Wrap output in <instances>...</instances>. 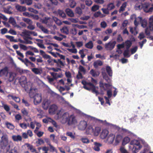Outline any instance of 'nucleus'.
I'll return each mask as SVG.
<instances>
[{"instance_id": "c756f323", "label": "nucleus", "mask_w": 153, "mask_h": 153, "mask_svg": "<svg viewBox=\"0 0 153 153\" xmlns=\"http://www.w3.org/2000/svg\"><path fill=\"white\" fill-rule=\"evenodd\" d=\"M25 145L28 148V149H29L32 152H36V149L33 148L32 145L28 143H26L25 144Z\"/></svg>"}, {"instance_id": "4be33fe9", "label": "nucleus", "mask_w": 153, "mask_h": 153, "mask_svg": "<svg viewBox=\"0 0 153 153\" xmlns=\"http://www.w3.org/2000/svg\"><path fill=\"white\" fill-rule=\"evenodd\" d=\"M115 137V135L113 134H111L108 136L107 141L110 143H112L113 142Z\"/></svg>"}, {"instance_id": "3c124183", "label": "nucleus", "mask_w": 153, "mask_h": 153, "mask_svg": "<svg viewBox=\"0 0 153 153\" xmlns=\"http://www.w3.org/2000/svg\"><path fill=\"white\" fill-rule=\"evenodd\" d=\"M6 124L7 128L10 129H13L14 128V126L11 123H7Z\"/></svg>"}, {"instance_id": "e433bc0d", "label": "nucleus", "mask_w": 153, "mask_h": 153, "mask_svg": "<svg viewBox=\"0 0 153 153\" xmlns=\"http://www.w3.org/2000/svg\"><path fill=\"white\" fill-rule=\"evenodd\" d=\"M94 128L91 125L88 126L87 129V132L88 134H90L94 132Z\"/></svg>"}, {"instance_id": "39448f33", "label": "nucleus", "mask_w": 153, "mask_h": 153, "mask_svg": "<svg viewBox=\"0 0 153 153\" xmlns=\"http://www.w3.org/2000/svg\"><path fill=\"white\" fill-rule=\"evenodd\" d=\"M34 92L32 94L33 96L32 97L34 98V102L35 105L40 103L42 100V95L40 94H37L34 95Z\"/></svg>"}, {"instance_id": "2eb2a0df", "label": "nucleus", "mask_w": 153, "mask_h": 153, "mask_svg": "<svg viewBox=\"0 0 153 153\" xmlns=\"http://www.w3.org/2000/svg\"><path fill=\"white\" fill-rule=\"evenodd\" d=\"M8 73V68L6 67L0 70V76H6Z\"/></svg>"}, {"instance_id": "dca6fc26", "label": "nucleus", "mask_w": 153, "mask_h": 153, "mask_svg": "<svg viewBox=\"0 0 153 153\" xmlns=\"http://www.w3.org/2000/svg\"><path fill=\"white\" fill-rule=\"evenodd\" d=\"M57 109V106L55 105H52L51 106L49 110L50 114H53L55 113V111Z\"/></svg>"}, {"instance_id": "20e7f679", "label": "nucleus", "mask_w": 153, "mask_h": 153, "mask_svg": "<svg viewBox=\"0 0 153 153\" xmlns=\"http://www.w3.org/2000/svg\"><path fill=\"white\" fill-rule=\"evenodd\" d=\"M2 136L0 140V144L2 146H6L8 144V141L7 135L4 133H2Z\"/></svg>"}, {"instance_id": "473e14b6", "label": "nucleus", "mask_w": 153, "mask_h": 153, "mask_svg": "<svg viewBox=\"0 0 153 153\" xmlns=\"http://www.w3.org/2000/svg\"><path fill=\"white\" fill-rule=\"evenodd\" d=\"M94 144L95 145L94 147V149L97 151H99L100 150L99 147L100 146H101V145L100 143L96 142H95Z\"/></svg>"}, {"instance_id": "f3484780", "label": "nucleus", "mask_w": 153, "mask_h": 153, "mask_svg": "<svg viewBox=\"0 0 153 153\" xmlns=\"http://www.w3.org/2000/svg\"><path fill=\"white\" fill-rule=\"evenodd\" d=\"M50 104L49 100H45L42 102V107L44 109L46 110L48 109Z\"/></svg>"}, {"instance_id": "79ce46f5", "label": "nucleus", "mask_w": 153, "mask_h": 153, "mask_svg": "<svg viewBox=\"0 0 153 153\" xmlns=\"http://www.w3.org/2000/svg\"><path fill=\"white\" fill-rule=\"evenodd\" d=\"M22 19L24 21L26 22L29 25L32 24H33L32 21L29 19L23 17L22 18Z\"/></svg>"}, {"instance_id": "a19ab883", "label": "nucleus", "mask_w": 153, "mask_h": 153, "mask_svg": "<svg viewBox=\"0 0 153 153\" xmlns=\"http://www.w3.org/2000/svg\"><path fill=\"white\" fill-rule=\"evenodd\" d=\"M106 70L108 75L110 76H112V72L111 67L109 66H107L106 68Z\"/></svg>"}, {"instance_id": "338daca9", "label": "nucleus", "mask_w": 153, "mask_h": 153, "mask_svg": "<svg viewBox=\"0 0 153 153\" xmlns=\"http://www.w3.org/2000/svg\"><path fill=\"white\" fill-rule=\"evenodd\" d=\"M100 25L101 27L105 28L107 26V25L105 22L103 21L101 23Z\"/></svg>"}, {"instance_id": "774afa93", "label": "nucleus", "mask_w": 153, "mask_h": 153, "mask_svg": "<svg viewBox=\"0 0 153 153\" xmlns=\"http://www.w3.org/2000/svg\"><path fill=\"white\" fill-rule=\"evenodd\" d=\"M10 153H18L17 148L16 147H14L13 149L10 151Z\"/></svg>"}, {"instance_id": "5701e85b", "label": "nucleus", "mask_w": 153, "mask_h": 153, "mask_svg": "<svg viewBox=\"0 0 153 153\" xmlns=\"http://www.w3.org/2000/svg\"><path fill=\"white\" fill-rule=\"evenodd\" d=\"M142 20V18L141 17H137L135 19L134 22V24L136 26L134 28L135 29H136L138 25L139 24V22H141Z\"/></svg>"}, {"instance_id": "2f4dec72", "label": "nucleus", "mask_w": 153, "mask_h": 153, "mask_svg": "<svg viewBox=\"0 0 153 153\" xmlns=\"http://www.w3.org/2000/svg\"><path fill=\"white\" fill-rule=\"evenodd\" d=\"M75 11V13L78 14L79 15V16H81L82 13V9L79 7H76Z\"/></svg>"}, {"instance_id": "c85d7f7f", "label": "nucleus", "mask_w": 153, "mask_h": 153, "mask_svg": "<svg viewBox=\"0 0 153 153\" xmlns=\"http://www.w3.org/2000/svg\"><path fill=\"white\" fill-rule=\"evenodd\" d=\"M9 98H11L12 99L14 100L15 102H19L20 101V100L19 97L16 96H14L12 95H9L8 96ZM10 99V98H9Z\"/></svg>"}, {"instance_id": "58836bf2", "label": "nucleus", "mask_w": 153, "mask_h": 153, "mask_svg": "<svg viewBox=\"0 0 153 153\" xmlns=\"http://www.w3.org/2000/svg\"><path fill=\"white\" fill-rule=\"evenodd\" d=\"M47 79L48 80V82L51 84L53 85V81L55 80L53 78L49 76H47L46 77Z\"/></svg>"}, {"instance_id": "69168bd1", "label": "nucleus", "mask_w": 153, "mask_h": 153, "mask_svg": "<svg viewBox=\"0 0 153 153\" xmlns=\"http://www.w3.org/2000/svg\"><path fill=\"white\" fill-rule=\"evenodd\" d=\"M22 112L23 115L25 116H28V112L26 109H22L21 111Z\"/></svg>"}, {"instance_id": "1a4fd4ad", "label": "nucleus", "mask_w": 153, "mask_h": 153, "mask_svg": "<svg viewBox=\"0 0 153 153\" xmlns=\"http://www.w3.org/2000/svg\"><path fill=\"white\" fill-rule=\"evenodd\" d=\"M99 85L101 91L103 92L108 89L111 85L110 84L103 83L102 82H100L99 83Z\"/></svg>"}, {"instance_id": "e2e57ef3", "label": "nucleus", "mask_w": 153, "mask_h": 153, "mask_svg": "<svg viewBox=\"0 0 153 153\" xmlns=\"http://www.w3.org/2000/svg\"><path fill=\"white\" fill-rule=\"evenodd\" d=\"M69 20L71 22L74 23H78L79 22V19L77 18H70Z\"/></svg>"}, {"instance_id": "423d86ee", "label": "nucleus", "mask_w": 153, "mask_h": 153, "mask_svg": "<svg viewBox=\"0 0 153 153\" xmlns=\"http://www.w3.org/2000/svg\"><path fill=\"white\" fill-rule=\"evenodd\" d=\"M18 58L24 63L27 67H35V65L29 61L27 58L22 59L20 57H18Z\"/></svg>"}, {"instance_id": "9d476101", "label": "nucleus", "mask_w": 153, "mask_h": 153, "mask_svg": "<svg viewBox=\"0 0 153 153\" xmlns=\"http://www.w3.org/2000/svg\"><path fill=\"white\" fill-rule=\"evenodd\" d=\"M87 126V123L84 121H81L78 126V128L81 130H84Z\"/></svg>"}, {"instance_id": "f03ea898", "label": "nucleus", "mask_w": 153, "mask_h": 153, "mask_svg": "<svg viewBox=\"0 0 153 153\" xmlns=\"http://www.w3.org/2000/svg\"><path fill=\"white\" fill-rule=\"evenodd\" d=\"M63 109L58 110L57 113L58 118H61L64 122H66L69 120L70 116L68 112L63 113Z\"/></svg>"}, {"instance_id": "ea45409f", "label": "nucleus", "mask_w": 153, "mask_h": 153, "mask_svg": "<svg viewBox=\"0 0 153 153\" xmlns=\"http://www.w3.org/2000/svg\"><path fill=\"white\" fill-rule=\"evenodd\" d=\"M71 153H84V152L80 149L75 148L73 150V152Z\"/></svg>"}, {"instance_id": "393cba45", "label": "nucleus", "mask_w": 153, "mask_h": 153, "mask_svg": "<svg viewBox=\"0 0 153 153\" xmlns=\"http://www.w3.org/2000/svg\"><path fill=\"white\" fill-rule=\"evenodd\" d=\"M90 73L93 77H97L100 74L99 72L97 71H96L93 69H91L90 71Z\"/></svg>"}, {"instance_id": "bf43d9fd", "label": "nucleus", "mask_w": 153, "mask_h": 153, "mask_svg": "<svg viewBox=\"0 0 153 153\" xmlns=\"http://www.w3.org/2000/svg\"><path fill=\"white\" fill-rule=\"evenodd\" d=\"M99 7L97 5H94L91 7V10L93 11H95L99 9Z\"/></svg>"}, {"instance_id": "f257e3e1", "label": "nucleus", "mask_w": 153, "mask_h": 153, "mask_svg": "<svg viewBox=\"0 0 153 153\" xmlns=\"http://www.w3.org/2000/svg\"><path fill=\"white\" fill-rule=\"evenodd\" d=\"M91 82L92 83L87 82L85 80H82V83L83 85V87L84 88L89 91H91L93 93L95 94L96 96H97L100 94V93L97 90L98 88V87L95 86L97 82L93 78H91Z\"/></svg>"}, {"instance_id": "5fc2aeb1", "label": "nucleus", "mask_w": 153, "mask_h": 153, "mask_svg": "<svg viewBox=\"0 0 153 153\" xmlns=\"http://www.w3.org/2000/svg\"><path fill=\"white\" fill-rule=\"evenodd\" d=\"M131 45V43L130 41H127L125 42V45L126 46V48L128 49Z\"/></svg>"}, {"instance_id": "b1692460", "label": "nucleus", "mask_w": 153, "mask_h": 153, "mask_svg": "<svg viewBox=\"0 0 153 153\" xmlns=\"http://www.w3.org/2000/svg\"><path fill=\"white\" fill-rule=\"evenodd\" d=\"M61 32L66 34H68L69 33V30L68 27L65 26L60 29Z\"/></svg>"}, {"instance_id": "7ed1b4c3", "label": "nucleus", "mask_w": 153, "mask_h": 153, "mask_svg": "<svg viewBox=\"0 0 153 153\" xmlns=\"http://www.w3.org/2000/svg\"><path fill=\"white\" fill-rule=\"evenodd\" d=\"M25 88V89H30L29 95L30 98H32L33 96L32 94L34 92H35L36 89L33 87V84L30 82H28L26 84V86Z\"/></svg>"}, {"instance_id": "c03bdc74", "label": "nucleus", "mask_w": 153, "mask_h": 153, "mask_svg": "<svg viewBox=\"0 0 153 153\" xmlns=\"http://www.w3.org/2000/svg\"><path fill=\"white\" fill-rule=\"evenodd\" d=\"M86 71V70L84 67L81 65L79 66L78 71L81 73L82 72L84 74H85V73Z\"/></svg>"}, {"instance_id": "603ef678", "label": "nucleus", "mask_w": 153, "mask_h": 153, "mask_svg": "<svg viewBox=\"0 0 153 153\" xmlns=\"http://www.w3.org/2000/svg\"><path fill=\"white\" fill-rule=\"evenodd\" d=\"M9 22L13 25H16V22L14 19L12 17H10L9 20Z\"/></svg>"}, {"instance_id": "6ab92c4d", "label": "nucleus", "mask_w": 153, "mask_h": 153, "mask_svg": "<svg viewBox=\"0 0 153 153\" xmlns=\"http://www.w3.org/2000/svg\"><path fill=\"white\" fill-rule=\"evenodd\" d=\"M65 12L68 16L70 17H74V14L73 11L69 8H67L65 9Z\"/></svg>"}, {"instance_id": "4c0bfd02", "label": "nucleus", "mask_w": 153, "mask_h": 153, "mask_svg": "<svg viewBox=\"0 0 153 153\" xmlns=\"http://www.w3.org/2000/svg\"><path fill=\"white\" fill-rule=\"evenodd\" d=\"M85 47L90 49H92L93 47V44L91 41H90L85 44Z\"/></svg>"}, {"instance_id": "4d7b16f0", "label": "nucleus", "mask_w": 153, "mask_h": 153, "mask_svg": "<svg viewBox=\"0 0 153 153\" xmlns=\"http://www.w3.org/2000/svg\"><path fill=\"white\" fill-rule=\"evenodd\" d=\"M129 51L128 49H126V50H125L123 53V55L124 56L127 57H130V55L129 54Z\"/></svg>"}, {"instance_id": "13d9d810", "label": "nucleus", "mask_w": 153, "mask_h": 153, "mask_svg": "<svg viewBox=\"0 0 153 153\" xmlns=\"http://www.w3.org/2000/svg\"><path fill=\"white\" fill-rule=\"evenodd\" d=\"M20 48L23 50L26 51L27 50V46L21 44H19Z\"/></svg>"}, {"instance_id": "cd10ccee", "label": "nucleus", "mask_w": 153, "mask_h": 153, "mask_svg": "<svg viewBox=\"0 0 153 153\" xmlns=\"http://www.w3.org/2000/svg\"><path fill=\"white\" fill-rule=\"evenodd\" d=\"M143 5L141 3L137 2L134 6V8L136 10H140L143 8Z\"/></svg>"}, {"instance_id": "864d4df0", "label": "nucleus", "mask_w": 153, "mask_h": 153, "mask_svg": "<svg viewBox=\"0 0 153 153\" xmlns=\"http://www.w3.org/2000/svg\"><path fill=\"white\" fill-rule=\"evenodd\" d=\"M130 141V138L128 137H126L124 138L123 141V143L124 144H126L129 142Z\"/></svg>"}, {"instance_id": "a18cd8bd", "label": "nucleus", "mask_w": 153, "mask_h": 153, "mask_svg": "<svg viewBox=\"0 0 153 153\" xmlns=\"http://www.w3.org/2000/svg\"><path fill=\"white\" fill-rule=\"evenodd\" d=\"M141 23V26L145 28L146 27L147 25V21L146 19H142Z\"/></svg>"}, {"instance_id": "a211bd4d", "label": "nucleus", "mask_w": 153, "mask_h": 153, "mask_svg": "<svg viewBox=\"0 0 153 153\" xmlns=\"http://www.w3.org/2000/svg\"><path fill=\"white\" fill-rule=\"evenodd\" d=\"M12 138L14 141H21L22 140V137L19 135H13L12 137Z\"/></svg>"}, {"instance_id": "f704fd0d", "label": "nucleus", "mask_w": 153, "mask_h": 153, "mask_svg": "<svg viewBox=\"0 0 153 153\" xmlns=\"http://www.w3.org/2000/svg\"><path fill=\"white\" fill-rule=\"evenodd\" d=\"M127 6V2H125L122 5L119 10V12L121 13L123 11L125 10V8Z\"/></svg>"}, {"instance_id": "8fccbe9b", "label": "nucleus", "mask_w": 153, "mask_h": 153, "mask_svg": "<svg viewBox=\"0 0 153 153\" xmlns=\"http://www.w3.org/2000/svg\"><path fill=\"white\" fill-rule=\"evenodd\" d=\"M80 140L83 143H88L89 142L88 139L85 137H82L80 139Z\"/></svg>"}, {"instance_id": "9b49d317", "label": "nucleus", "mask_w": 153, "mask_h": 153, "mask_svg": "<svg viewBox=\"0 0 153 153\" xmlns=\"http://www.w3.org/2000/svg\"><path fill=\"white\" fill-rule=\"evenodd\" d=\"M16 76L15 73L10 72L8 73L6 76L10 82H11L13 81Z\"/></svg>"}, {"instance_id": "6e6552de", "label": "nucleus", "mask_w": 153, "mask_h": 153, "mask_svg": "<svg viewBox=\"0 0 153 153\" xmlns=\"http://www.w3.org/2000/svg\"><path fill=\"white\" fill-rule=\"evenodd\" d=\"M116 43V42L115 41H110L105 44V48L107 50L111 51L114 48Z\"/></svg>"}, {"instance_id": "ddd939ff", "label": "nucleus", "mask_w": 153, "mask_h": 153, "mask_svg": "<svg viewBox=\"0 0 153 153\" xmlns=\"http://www.w3.org/2000/svg\"><path fill=\"white\" fill-rule=\"evenodd\" d=\"M71 47H72V48H67V50L69 52L74 53H76L77 52V51L76 49L75 48V46L73 44L72 42H71Z\"/></svg>"}, {"instance_id": "c9c22d12", "label": "nucleus", "mask_w": 153, "mask_h": 153, "mask_svg": "<svg viewBox=\"0 0 153 153\" xmlns=\"http://www.w3.org/2000/svg\"><path fill=\"white\" fill-rule=\"evenodd\" d=\"M32 71L36 74H40L41 73V71L38 68H33L32 69Z\"/></svg>"}, {"instance_id": "72a5a7b5", "label": "nucleus", "mask_w": 153, "mask_h": 153, "mask_svg": "<svg viewBox=\"0 0 153 153\" xmlns=\"http://www.w3.org/2000/svg\"><path fill=\"white\" fill-rule=\"evenodd\" d=\"M5 37L7 39H9L11 42H17L18 41L16 39H14V37L13 36L9 35H6Z\"/></svg>"}, {"instance_id": "bb28decb", "label": "nucleus", "mask_w": 153, "mask_h": 153, "mask_svg": "<svg viewBox=\"0 0 153 153\" xmlns=\"http://www.w3.org/2000/svg\"><path fill=\"white\" fill-rule=\"evenodd\" d=\"M102 74L103 79H104L108 83L110 84L109 83L111 82V80L109 78L107 74L105 73L104 72H102Z\"/></svg>"}, {"instance_id": "0e129e2a", "label": "nucleus", "mask_w": 153, "mask_h": 153, "mask_svg": "<svg viewBox=\"0 0 153 153\" xmlns=\"http://www.w3.org/2000/svg\"><path fill=\"white\" fill-rule=\"evenodd\" d=\"M61 75H60L57 73H55V74H54L52 77L53 78L55 79H56L58 78H61Z\"/></svg>"}, {"instance_id": "f8f14e48", "label": "nucleus", "mask_w": 153, "mask_h": 153, "mask_svg": "<svg viewBox=\"0 0 153 153\" xmlns=\"http://www.w3.org/2000/svg\"><path fill=\"white\" fill-rule=\"evenodd\" d=\"M69 120L67 122H68V124L69 125L75 124L77 123L76 120L73 115H71Z\"/></svg>"}, {"instance_id": "052dcab7", "label": "nucleus", "mask_w": 153, "mask_h": 153, "mask_svg": "<svg viewBox=\"0 0 153 153\" xmlns=\"http://www.w3.org/2000/svg\"><path fill=\"white\" fill-rule=\"evenodd\" d=\"M103 13L106 14H108L109 13V10L107 8H102L101 9Z\"/></svg>"}, {"instance_id": "49530a36", "label": "nucleus", "mask_w": 153, "mask_h": 153, "mask_svg": "<svg viewBox=\"0 0 153 153\" xmlns=\"http://www.w3.org/2000/svg\"><path fill=\"white\" fill-rule=\"evenodd\" d=\"M107 8L109 10H111L115 8V6L113 3H111L108 4Z\"/></svg>"}, {"instance_id": "de8ad7c7", "label": "nucleus", "mask_w": 153, "mask_h": 153, "mask_svg": "<svg viewBox=\"0 0 153 153\" xmlns=\"http://www.w3.org/2000/svg\"><path fill=\"white\" fill-rule=\"evenodd\" d=\"M122 139V137L121 135H118L117 136L115 141L117 144L119 143Z\"/></svg>"}, {"instance_id": "4468645a", "label": "nucleus", "mask_w": 153, "mask_h": 153, "mask_svg": "<svg viewBox=\"0 0 153 153\" xmlns=\"http://www.w3.org/2000/svg\"><path fill=\"white\" fill-rule=\"evenodd\" d=\"M20 83L22 87H25L26 86L27 82L26 78L25 76H22L21 77L20 80Z\"/></svg>"}, {"instance_id": "aec40b11", "label": "nucleus", "mask_w": 153, "mask_h": 153, "mask_svg": "<svg viewBox=\"0 0 153 153\" xmlns=\"http://www.w3.org/2000/svg\"><path fill=\"white\" fill-rule=\"evenodd\" d=\"M108 133V131L106 129L103 130L100 135V137L102 139L105 138Z\"/></svg>"}, {"instance_id": "37998d69", "label": "nucleus", "mask_w": 153, "mask_h": 153, "mask_svg": "<svg viewBox=\"0 0 153 153\" xmlns=\"http://www.w3.org/2000/svg\"><path fill=\"white\" fill-rule=\"evenodd\" d=\"M58 14L62 18H65L66 17V15L65 13L62 10H58Z\"/></svg>"}, {"instance_id": "680f3d73", "label": "nucleus", "mask_w": 153, "mask_h": 153, "mask_svg": "<svg viewBox=\"0 0 153 153\" xmlns=\"http://www.w3.org/2000/svg\"><path fill=\"white\" fill-rule=\"evenodd\" d=\"M74 26H76L78 28L80 29L86 28H87V27L86 26L84 25H74Z\"/></svg>"}, {"instance_id": "09e8293b", "label": "nucleus", "mask_w": 153, "mask_h": 153, "mask_svg": "<svg viewBox=\"0 0 153 153\" xmlns=\"http://www.w3.org/2000/svg\"><path fill=\"white\" fill-rule=\"evenodd\" d=\"M76 5V3L74 1H71L70 2L69 5L71 8H74Z\"/></svg>"}, {"instance_id": "a878e982", "label": "nucleus", "mask_w": 153, "mask_h": 153, "mask_svg": "<svg viewBox=\"0 0 153 153\" xmlns=\"http://www.w3.org/2000/svg\"><path fill=\"white\" fill-rule=\"evenodd\" d=\"M101 128L99 127H96L94 130V134L95 136H97L101 131Z\"/></svg>"}, {"instance_id": "7c9ffc66", "label": "nucleus", "mask_w": 153, "mask_h": 153, "mask_svg": "<svg viewBox=\"0 0 153 153\" xmlns=\"http://www.w3.org/2000/svg\"><path fill=\"white\" fill-rule=\"evenodd\" d=\"M102 65V62L100 60H97L94 63V66L95 68H97L98 66Z\"/></svg>"}, {"instance_id": "412c9836", "label": "nucleus", "mask_w": 153, "mask_h": 153, "mask_svg": "<svg viewBox=\"0 0 153 153\" xmlns=\"http://www.w3.org/2000/svg\"><path fill=\"white\" fill-rule=\"evenodd\" d=\"M16 9L20 12H22L26 10V8L25 6L16 5L15 6Z\"/></svg>"}, {"instance_id": "0eeeda50", "label": "nucleus", "mask_w": 153, "mask_h": 153, "mask_svg": "<svg viewBox=\"0 0 153 153\" xmlns=\"http://www.w3.org/2000/svg\"><path fill=\"white\" fill-rule=\"evenodd\" d=\"M143 8L146 13H150L153 11V7L150 4L146 3L143 4Z\"/></svg>"}, {"instance_id": "6e6d98bb", "label": "nucleus", "mask_w": 153, "mask_h": 153, "mask_svg": "<svg viewBox=\"0 0 153 153\" xmlns=\"http://www.w3.org/2000/svg\"><path fill=\"white\" fill-rule=\"evenodd\" d=\"M85 3L87 6H90L92 4L93 2L91 0H85Z\"/></svg>"}]
</instances>
